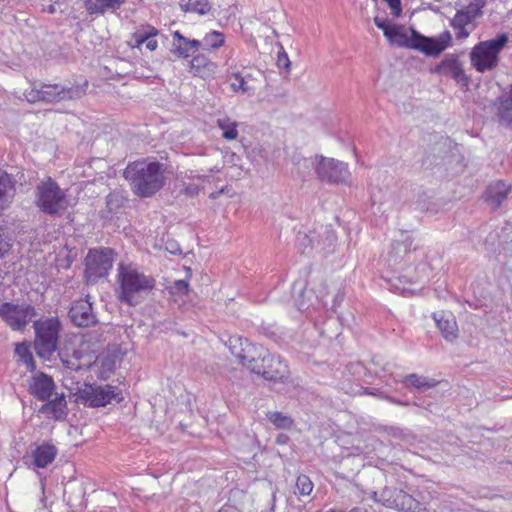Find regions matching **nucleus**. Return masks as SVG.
<instances>
[{
    "label": "nucleus",
    "mask_w": 512,
    "mask_h": 512,
    "mask_svg": "<svg viewBox=\"0 0 512 512\" xmlns=\"http://www.w3.org/2000/svg\"><path fill=\"white\" fill-rule=\"evenodd\" d=\"M33 329L36 355L45 361H51L58 349L61 322L57 317H42L34 321Z\"/></svg>",
    "instance_id": "5"
},
{
    "label": "nucleus",
    "mask_w": 512,
    "mask_h": 512,
    "mask_svg": "<svg viewBox=\"0 0 512 512\" xmlns=\"http://www.w3.org/2000/svg\"><path fill=\"white\" fill-rule=\"evenodd\" d=\"M432 316H433V319H434L437 327L441 331L443 337L445 339H447L448 338V320L445 319V313L443 311L434 312L432 314Z\"/></svg>",
    "instance_id": "36"
},
{
    "label": "nucleus",
    "mask_w": 512,
    "mask_h": 512,
    "mask_svg": "<svg viewBox=\"0 0 512 512\" xmlns=\"http://www.w3.org/2000/svg\"><path fill=\"white\" fill-rule=\"evenodd\" d=\"M321 233L316 231L298 232L297 234V245L301 252L308 253V249H312L315 244H320Z\"/></svg>",
    "instance_id": "22"
},
{
    "label": "nucleus",
    "mask_w": 512,
    "mask_h": 512,
    "mask_svg": "<svg viewBox=\"0 0 512 512\" xmlns=\"http://www.w3.org/2000/svg\"><path fill=\"white\" fill-rule=\"evenodd\" d=\"M315 171L321 181L328 183H345L349 176L347 165L333 158L317 156Z\"/></svg>",
    "instance_id": "13"
},
{
    "label": "nucleus",
    "mask_w": 512,
    "mask_h": 512,
    "mask_svg": "<svg viewBox=\"0 0 512 512\" xmlns=\"http://www.w3.org/2000/svg\"><path fill=\"white\" fill-rule=\"evenodd\" d=\"M447 63H448V60L444 59V60L441 62V68L445 67Z\"/></svg>",
    "instance_id": "60"
},
{
    "label": "nucleus",
    "mask_w": 512,
    "mask_h": 512,
    "mask_svg": "<svg viewBox=\"0 0 512 512\" xmlns=\"http://www.w3.org/2000/svg\"><path fill=\"white\" fill-rule=\"evenodd\" d=\"M181 7L186 12H195L200 15L207 14L211 9L208 0H181Z\"/></svg>",
    "instance_id": "28"
},
{
    "label": "nucleus",
    "mask_w": 512,
    "mask_h": 512,
    "mask_svg": "<svg viewBox=\"0 0 512 512\" xmlns=\"http://www.w3.org/2000/svg\"><path fill=\"white\" fill-rule=\"evenodd\" d=\"M386 37L391 43L418 50L431 57L438 56L448 46V31H444L439 38H432L420 34L413 28L407 29L403 25L393 24Z\"/></svg>",
    "instance_id": "4"
},
{
    "label": "nucleus",
    "mask_w": 512,
    "mask_h": 512,
    "mask_svg": "<svg viewBox=\"0 0 512 512\" xmlns=\"http://www.w3.org/2000/svg\"><path fill=\"white\" fill-rule=\"evenodd\" d=\"M374 23L379 29L383 30L385 36L386 33L389 34V30L393 27V24H391L386 18L375 17Z\"/></svg>",
    "instance_id": "39"
},
{
    "label": "nucleus",
    "mask_w": 512,
    "mask_h": 512,
    "mask_svg": "<svg viewBox=\"0 0 512 512\" xmlns=\"http://www.w3.org/2000/svg\"><path fill=\"white\" fill-rule=\"evenodd\" d=\"M189 284L185 280H176L169 286V292L175 295H186L188 293Z\"/></svg>",
    "instance_id": "37"
},
{
    "label": "nucleus",
    "mask_w": 512,
    "mask_h": 512,
    "mask_svg": "<svg viewBox=\"0 0 512 512\" xmlns=\"http://www.w3.org/2000/svg\"><path fill=\"white\" fill-rule=\"evenodd\" d=\"M385 399H387L388 401L394 403V404H398V405H403V406H407L408 403L407 402H402L400 400H397L391 396H385Z\"/></svg>",
    "instance_id": "52"
},
{
    "label": "nucleus",
    "mask_w": 512,
    "mask_h": 512,
    "mask_svg": "<svg viewBox=\"0 0 512 512\" xmlns=\"http://www.w3.org/2000/svg\"><path fill=\"white\" fill-rule=\"evenodd\" d=\"M15 195V180L12 175L0 170V211L4 210Z\"/></svg>",
    "instance_id": "20"
},
{
    "label": "nucleus",
    "mask_w": 512,
    "mask_h": 512,
    "mask_svg": "<svg viewBox=\"0 0 512 512\" xmlns=\"http://www.w3.org/2000/svg\"><path fill=\"white\" fill-rule=\"evenodd\" d=\"M296 489L301 496H308L313 490V483L307 475L301 474L296 480Z\"/></svg>",
    "instance_id": "33"
},
{
    "label": "nucleus",
    "mask_w": 512,
    "mask_h": 512,
    "mask_svg": "<svg viewBox=\"0 0 512 512\" xmlns=\"http://www.w3.org/2000/svg\"><path fill=\"white\" fill-rule=\"evenodd\" d=\"M117 298L121 303L137 306L155 288L156 280L141 272L136 266L121 263L118 267Z\"/></svg>",
    "instance_id": "3"
},
{
    "label": "nucleus",
    "mask_w": 512,
    "mask_h": 512,
    "mask_svg": "<svg viewBox=\"0 0 512 512\" xmlns=\"http://www.w3.org/2000/svg\"><path fill=\"white\" fill-rule=\"evenodd\" d=\"M132 192L140 198H150L166 183V167L158 161L142 159L129 163L123 173Z\"/></svg>",
    "instance_id": "2"
},
{
    "label": "nucleus",
    "mask_w": 512,
    "mask_h": 512,
    "mask_svg": "<svg viewBox=\"0 0 512 512\" xmlns=\"http://www.w3.org/2000/svg\"><path fill=\"white\" fill-rule=\"evenodd\" d=\"M302 162H303V165L306 167V168H309L310 165H312L313 163L308 160V159H302Z\"/></svg>",
    "instance_id": "54"
},
{
    "label": "nucleus",
    "mask_w": 512,
    "mask_h": 512,
    "mask_svg": "<svg viewBox=\"0 0 512 512\" xmlns=\"http://www.w3.org/2000/svg\"><path fill=\"white\" fill-rule=\"evenodd\" d=\"M289 440V437L285 434H279L276 438L277 444H286Z\"/></svg>",
    "instance_id": "50"
},
{
    "label": "nucleus",
    "mask_w": 512,
    "mask_h": 512,
    "mask_svg": "<svg viewBox=\"0 0 512 512\" xmlns=\"http://www.w3.org/2000/svg\"><path fill=\"white\" fill-rule=\"evenodd\" d=\"M230 347L232 354L252 373L274 382H285L290 377L287 362L279 355L269 354L261 346L253 345L248 339L239 338Z\"/></svg>",
    "instance_id": "1"
},
{
    "label": "nucleus",
    "mask_w": 512,
    "mask_h": 512,
    "mask_svg": "<svg viewBox=\"0 0 512 512\" xmlns=\"http://www.w3.org/2000/svg\"><path fill=\"white\" fill-rule=\"evenodd\" d=\"M321 229L323 230V235H325V240L331 245L336 239L334 232L326 227H321Z\"/></svg>",
    "instance_id": "46"
},
{
    "label": "nucleus",
    "mask_w": 512,
    "mask_h": 512,
    "mask_svg": "<svg viewBox=\"0 0 512 512\" xmlns=\"http://www.w3.org/2000/svg\"><path fill=\"white\" fill-rule=\"evenodd\" d=\"M56 352L61 361L64 359L70 358L72 355V353H70V349L67 345H65L63 347L58 346V349Z\"/></svg>",
    "instance_id": "44"
},
{
    "label": "nucleus",
    "mask_w": 512,
    "mask_h": 512,
    "mask_svg": "<svg viewBox=\"0 0 512 512\" xmlns=\"http://www.w3.org/2000/svg\"><path fill=\"white\" fill-rule=\"evenodd\" d=\"M199 187L195 184H188L184 187L183 193L189 197H194L199 193Z\"/></svg>",
    "instance_id": "42"
},
{
    "label": "nucleus",
    "mask_w": 512,
    "mask_h": 512,
    "mask_svg": "<svg viewBox=\"0 0 512 512\" xmlns=\"http://www.w3.org/2000/svg\"><path fill=\"white\" fill-rule=\"evenodd\" d=\"M36 314V309L32 305L11 302L0 304V318L14 331L23 330Z\"/></svg>",
    "instance_id": "12"
},
{
    "label": "nucleus",
    "mask_w": 512,
    "mask_h": 512,
    "mask_svg": "<svg viewBox=\"0 0 512 512\" xmlns=\"http://www.w3.org/2000/svg\"><path fill=\"white\" fill-rule=\"evenodd\" d=\"M279 47H280V50L278 51V56H277V66L279 68L285 69L286 71H289L290 66H291L289 57L281 44H279Z\"/></svg>",
    "instance_id": "38"
},
{
    "label": "nucleus",
    "mask_w": 512,
    "mask_h": 512,
    "mask_svg": "<svg viewBox=\"0 0 512 512\" xmlns=\"http://www.w3.org/2000/svg\"><path fill=\"white\" fill-rule=\"evenodd\" d=\"M441 288V285H438L436 288H435V292L437 293V296L440 298V291L439 289Z\"/></svg>",
    "instance_id": "58"
},
{
    "label": "nucleus",
    "mask_w": 512,
    "mask_h": 512,
    "mask_svg": "<svg viewBox=\"0 0 512 512\" xmlns=\"http://www.w3.org/2000/svg\"><path fill=\"white\" fill-rule=\"evenodd\" d=\"M455 160H457V163H460L463 160V157L460 155L458 145H455L453 148H450V164Z\"/></svg>",
    "instance_id": "43"
},
{
    "label": "nucleus",
    "mask_w": 512,
    "mask_h": 512,
    "mask_svg": "<svg viewBox=\"0 0 512 512\" xmlns=\"http://www.w3.org/2000/svg\"><path fill=\"white\" fill-rule=\"evenodd\" d=\"M224 189H222L221 191L217 192V193H212L210 195L211 198H216L218 194L222 193Z\"/></svg>",
    "instance_id": "57"
},
{
    "label": "nucleus",
    "mask_w": 512,
    "mask_h": 512,
    "mask_svg": "<svg viewBox=\"0 0 512 512\" xmlns=\"http://www.w3.org/2000/svg\"><path fill=\"white\" fill-rule=\"evenodd\" d=\"M11 249V244L9 240L3 238V235L0 233V258H3Z\"/></svg>",
    "instance_id": "41"
},
{
    "label": "nucleus",
    "mask_w": 512,
    "mask_h": 512,
    "mask_svg": "<svg viewBox=\"0 0 512 512\" xmlns=\"http://www.w3.org/2000/svg\"><path fill=\"white\" fill-rule=\"evenodd\" d=\"M373 499L399 512H427L425 502L396 487L386 486L380 492H374Z\"/></svg>",
    "instance_id": "8"
},
{
    "label": "nucleus",
    "mask_w": 512,
    "mask_h": 512,
    "mask_svg": "<svg viewBox=\"0 0 512 512\" xmlns=\"http://www.w3.org/2000/svg\"><path fill=\"white\" fill-rule=\"evenodd\" d=\"M88 81L83 84L62 86L60 84H41L25 90L24 96L30 103L38 101L58 103L61 101L77 100L86 94Z\"/></svg>",
    "instance_id": "6"
},
{
    "label": "nucleus",
    "mask_w": 512,
    "mask_h": 512,
    "mask_svg": "<svg viewBox=\"0 0 512 512\" xmlns=\"http://www.w3.org/2000/svg\"><path fill=\"white\" fill-rule=\"evenodd\" d=\"M449 67H450V70L453 68V64H452V60L451 59H450Z\"/></svg>",
    "instance_id": "62"
},
{
    "label": "nucleus",
    "mask_w": 512,
    "mask_h": 512,
    "mask_svg": "<svg viewBox=\"0 0 512 512\" xmlns=\"http://www.w3.org/2000/svg\"><path fill=\"white\" fill-rule=\"evenodd\" d=\"M156 36H152L151 38H149V40H147L144 44L146 46V48L149 50V51H154L156 50L157 46H158V42L157 40L155 39Z\"/></svg>",
    "instance_id": "47"
},
{
    "label": "nucleus",
    "mask_w": 512,
    "mask_h": 512,
    "mask_svg": "<svg viewBox=\"0 0 512 512\" xmlns=\"http://www.w3.org/2000/svg\"><path fill=\"white\" fill-rule=\"evenodd\" d=\"M403 383L416 389L425 390L435 387L438 381L412 373L404 378Z\"/></svg>",
    "instance_id": "23"
},
{
    "label": "nucleus",
    "mask_w": 512,
    "mask_h": 512,
    "mask_svg": "<svg viewBox=\"0 0 512 512\" xmlns=\"http://www.w3.org/2000/svg\"><path fill=\"white\" fill-rule=\"evenodd\" d=\"M266 417L278 429H290L294 423L290 416L278 411H269Z\"/></svg>",
    "instance_id": "29"
},
{
    "label": "nucleus",
    "mask_w": 512,
    "mask_h": 512,
    "mask_svg": "<svg viewBox=\"0 0 512 512\" xmlns=\"http://www.w3.org/2000/svg\"><path fill=\"white\" fill-rule=\"evenodd\" d=\"M58 449L50 442H43L32 452L33 464L37 468L48 467L56 458Z\"/></svg>",
    "instance_id": "18"
},
{
    "label": "nucleus",
    "mask_w": 512,
    "mask_h": 512,
    "mask_svg": "<svg viewBox=\"0 0 512 512\" xmlns=\"http://www.w3.org/2000/svg\"><path fill=\"white\" fill-rule=\"evenodd\" d=\"M192 178H197V179H200V180H205L207 178V176H205V175H195V176H192Z\"/></svg>",
    "instance_id": "56"
},
{
    "label": "nucleus",
    "mask_w": 512,
    "mask_h": 512,
    "mask_svg": "<svg viewBox=\"0 0 512 512\" xmlns=\"http://www.w3.org/2000/svg\"><path fill=\"white\" fill-rule=\"evenodd\" d=\"M473 20L474 14L471 11L462 10L455 15L452 21H450V25L454 29L455 37L457 40L461 41L470 35V33L475 28Z\"/></svg>",
    "instance_id": "17"
},
{
    "label": "nucleus",
    "mask_w": 512,
    "mask_h": 512,
    "mask_svg": "<svg viewBox=\"0 0 512 512\" xmlns=\"http://www.w3.org/2000/svg\"><path fill=\"white\" fill-rule=\"evenodd\" d=\"M203 43L208 48L217 49L224 44V35L220 32L212 31L205 35Z\"/></svg>",
    "instance_id": "34"
},
{
    "label": "nucleus",
    "mask_w": 512,
    "mask_h": 512,
    "mask_svg": "<svg viewBox=\"0 0 512 512\" xmlns=\"http://www.w3.org/2000/svg\"><path fill=\"white\" fill-rule=\"evenodd\" d=\"M508 42L504 33L476 45L471 52V62L480 72L490 70L497 65L498 55Z\"/></svg>",
    "instance_id": "9"
},
{
    "label": "nucleus",
    "mask_w": 512,
    "mask_h": 512,
    "mask_svg": "<svg viewBox=\"0 0 512 512\" xmlns=\"http://www.w3.org/2000/svg\"><path fill=\"white\" fill-rule=\"evenodd\" d=\"M233 78L234 81L231 82V88L234 92L254 93L255 86L250 83L252 80L250 74L243 76L240 73H235Z\"/></svg>",
    "instance_id": "25"
},
{
    "label": "nucleus",
    "mask_w": 512,
    "mask_h": 512,
    "mask_svg": "<svg viewBox=\"0 0 512 512\" xmlns=\"http://www.w3.org/2000/svg\"><path fill=\"white\" fill-rule=\"evenodd\" d=\"M217 126L223 131L222 137L226 140H235L238 137L236 121H232L229 117L219 118L216 121Z\"/></svg>",
    "instance_id": "27"
},
{
    "label": "nucleus",
    "mask_w": 512,
    "mask_h": 512,
    "mask_svg": "<svg viewBox=\"0 0 512 512\" xmlns=\"http://www.w3.org/2000/svg\"><path fill=\"white\" fill-rule=\"evenodd\" d=\"M465 167V164H460V170Z\"/></svg>",
    "instance_id": "63"
},
{
    "label": "nucleus",
    "mask_w": 512,
    "mask_h": 512,
    "mask_svg": "<svg viewBox=\"0 0 512 512\" xmlns=\"http://www.w3.org/2000/svg\"><path fill=\"white\" fill-rule=\"evenodd\" d=\"M77 397L89 407H103L107 404L120 403L123 400L121 391H116L112 385L98 386L83 384L76 392Z\"/></svg>",
    "instance_id": "11"
},
{
    "label": "nucleus",
    "mask_w": 512,
    "mask_h": 512,
    "mask_svg": "<svg viewBox=\"0 0 512 512\" xmlns=\"http://www.w3.org/2000/svg\"><path fill=\"white\" fill-rule=\"evenodd\" d=\"M200 46V42L198 40H189V47L191 48L192 53H195Z\"/></svg>",
    "instance_id": "49"
},
{
    "label": "nucleus",
    "mask_w": 512,
    "mask_h": 512,
    "mask_svg": "<svg viewBox=\"0 0 512 512\" xmlns=\"http://www.w3.org/2000/svg\"><path fill=\"white\" fill-rule=\"evenodd\" d=\"M34 203L44 214L55 216L68 208L69 199L58 183L47 177L36 186Z\"/></svg>",
    "instance_id": "7"
},
{
    "label": "nucleus",
    "mask_w": 512,
    "mask_h": 512,
    "mask_svg": "<svg viewBox=\"0 0 512 512\" xmlns=\"http://www.w3.org/2000/svg\"><path fill=\"white\" fill-rule=\"evenodd\" d=\"M50 2H53L54 4H57V3H60L62 2L63 0H49Z\"/></svg>",
    "instance_id": "61"
},
{
    "label": "nucleus",
    "mask_w": 512,
    "mask_h": 512,
    "mask_svg": "<svg viewBox=\"0 0 512 512\" xmlns=\"http://www.w3.org/2000/svg\"><path fill=\"white\" fill-rule=\"evenodd\" d=\"M15 355L19 358V361L27 367V369L30 371L35 370V361L27 343H17L15 345Z\"/></svg>",
    "instance_id": "26"
},
{
    "label": "nucleus",
    "mask_w": 512,
    "mask_h": 512,
    "mask_svg": "<svg viewBox=\"0 0 512 512\" xmlns=\"http://www.w3.org/2000/svg\"><path fill=\"white\" fill-rule=\"evenodd\" d=\"M68 316L71 322L78 327H88L96 323L92 304L87 299H79L73 302Z\"/></svg>",
    "instance_id": "14"
},
{
    "label": "nucleus",
    "mask_w": 512,
    "mask_h": 512,
    "mask_svg": "<svg viewBox=\"0 0 512 512\" xmlns=\"http://www.w3.org/2000/svg\"><path fill=\"white\" fill-rule=\"evenodd\" d=\"M114 251L111 248L90 249L85 257L84 277L89 284L106 278L113 267Z\"/></svg>",
    "instance_id": "10"
},
{
    "label": "nucleus",
    "mask_w": 512,
    "mask_h": 512,
    "mask_svg": "<svg viewBox=\"0 0 512 512\" xmlns=\"http://www.w3.org/2000/svg\"><path fill=\"white\" fill-rule=\"evenodd\" d=\"M220 170H221V167L214 166L213 168L210 169V173H218V172H220Z\"/></svg>",
    "instance_id": "55"
},
{
    "label": "nucleus",
    "mask_w": 512,
    "mask_h": 512,
    "mask_svg": "<svg viewBox=\"0 0 512 512\" xmlns=\"http://www.w3.org/2000/svg\"><path fill=\"white\" fill-rule=\"evenodd\" d=\"M126 0H85V8L89 14H104L106 11L119 9Z\"/></svg>",
    "instance_id": "21"
},
{
    "label": "nucleus",
    "mask_w": 512,
    "mask_h": 512,
    "mask_svg": "<svg viewBox=\"0 0 512 512\" xmlns=\"http://www.w3.org/2000/svg\"><path fill=\"white\" fill-rule=\"evenodd\" d=\"M77 254L78 253L76 248L68 249L65 247L60 251L56 259V267L58 269H69L73 262L76 260Z\"/></svg>",
    "instance_id": "32"
},
{
    "label": "nucleus",
    "mask_w": 512,
    "mask_h": 512,
    "mask_svg": "<svg viewBox=\"0 0 512 512\" xmlns=\"http://www.w3.org/2000/svg\"><path fill=\"white\" fill-rule=\"evenodd\" d=\"M40 412L46 415H51L55 420L65 419L68 413L65 395L63 393L60 395L56 394L54 399L47 400V402L40 408Z\"/></svg>",
    "instance_id": "19"
},
{
    "label": "nucleus",
    "mask_w": 512,
    "mask_h": 512,
    "mask_svg": "<svg viewBox=\"0 0 512 512\" xmlns=\"http://www.w3.org/2000/svg\"><path fill=\"white\" fill-rule=\"evenodd\" d=\"M173 37V48L171 50L173 53L183 58H187L193 54L189 47L188 38H185L179 31H175Z\"/></svg>",
    "instance_id": "24"
},
{
    "label": "nucleus",
    "mask_w": 512,
    "mask_h": 512,
    "mask_svg": "<svg viewBox=\"0 0 512 512\" xmlns=\"http://www.w3.org/2000/svg\"><path fill=\"white\" fill-rule=\"evenodd\" d=\"M364 394H368V395H376L374 392H370V391H368V389H364Z\"/></svg>",
    "instance_id": "59"
},
{
    "label": "nucleus",
    "mask_w": 512,
    "mask_h": 512,
    "mask_svg": "<svg viewBox=\"0 0 512 512\" xmlns=\"http://www.w3.org/2000/svg\"><path fill=\"white\" fill-rule=\"evenodd\" d=\"M499 122L505 126H512V95L502 100L498 107Z\"/></svg>",
    "instance_id": "30"
},
{
    "label": "nucleus",
    "mask_w": 512,
    "mask_h": 512,
    "mask_svg": "<svg viewBox=\"0 0 512 512\" xmlns=\"http://www.w3.org/2000/svg\"><path fill=\"white\" fill-rule=\"evenodd\" d=\"M43 11L49 14H54L56 12V8L54 4H49L47 6H43Z\"/></svg>",
    "instance_id": "51"
},
{
    "label": "nucleus",
    "mask_w": 512,
    "mask_h": 512,
    "mask_svg": "<svg viewBox=\"0 0 512 512\" xmlns=\"http://www.w3.org/2000/svg\"><path fill=\"white\" fill-rule=\"evenodd\" d=\"M167 249L169 250L170 253L172 254H177V253H181V250L179 249L178 245L177 244H171V247H167Z\"/></svg>",
    "instance_id": "53"
},
{
    "label": "nucleus",
    "mask_w": 512,
    "mask_h": 512,
    "mask_svg": "<svg viewBox=\"0 0 512 512\" xmlns=\"http://www.w3.org/2000/svg\"><path fill=\"white\" fill-rule=\"evenodd\" d=\"M512 191V186L503 181H495L486 188L483 199L493 209H498Z\"/></svg>",
    "instance_id": "15"
},
{
    "label": "nucleus",
    "mask_w": 512,
    "mask_h": 512,
    "mask_svg": "<svg viewBox=\"0 0 512 512\" xmlns=\"http://www.w3.org/2000/svg\"><path fill=\"white\" fill-rule=\"evenodd\" d=\"M158 34L159 31L155 27L151 25H144L133 33L132 39L134 40L135 47H140L149 40V38L157 36Z\"/></svg>",
    "instance_id": "31"
},
{
    "label": "nucleus",
    "mask_w": 512,
    "mask_h": 512,
    "mask_svg": "<svg viewBox=\"0 0 512 512\" xmlns=\"http://www.w3.org/2000/svg\"><path fill=\"white\" fill-rule=\"evenodd\" d=\"M123 199L118 194H109L106 198V203L108 207H120L122 205Z\"/></svg>",
    "instance_id": "40"
},
{
    "label": "nucleus",
    "mask_w": 512,
    "mask_h": 512,
    "mask_svg": "<svg viewBox=\"0 0 512 512\" xmlns=\"http://www.w3.org/2000/svg\"><path fill=\"white\" fill-rule=\"evenodd\" d=\"M205 61H206V59L204 57H201V56L194 57L191 60V68L198 70L201 66L205 65Z\"/></svg>",
    "instance_id": "45"
},
{
    "label": "nucleus",
    "mask_w": 512,
    "mask_h": 512,
    "mask_svg": "<svg viewBox=\"0 0 512 512\" xmlns=\"http://www.w3.org/2000/svg\"><path fill=\"white\" fill-rule=\"evenodd\" d=\"M80 359H81V352L76 350L75 348H73L71 357L62 360L61 362L65 368H67L71 371H78L81 368V365L79 362Z\"/></svg>",
    "instance_id": "35"
},
{
    "label": "nucleus",
    "mask_w": 512,
    "mask_h": 512,
    "mask_svg": "<svg viewBox=\"0 0 512 512\" xmlns=\"http://www.w3.org/2000/svg\"><path fill=\"white\" fill-rule=\"evenodd\" d=\"M30 393L40 401H47L53 394L55 383L51 376L40 372L33 376L30 383Z\"/></svg>",
    "instance_id": "16"
},
{
    "label": "nucleus",
    "mask_w": 512,
    "mask_h": 512,
    "mask_svg": "<svg viewBox=\"0 0 512 512\" xmlns=\"http://www.w3.org/2000/svg\"><path fill=\"white\" fill-rule=\"evenodd\" d=\"M411 245V241L407 238L405 241L399 243V253H408L411 252V249L408 248Z\"/></svg>",
    "instance_id": "48"
}]
</instances>
